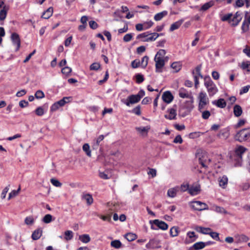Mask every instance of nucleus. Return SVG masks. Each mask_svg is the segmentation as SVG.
<instances>
[{"label":"nucleus","mask_w":250,"mask_h":250,"mask_svg":"<svg viewBox=\"0 0 250 250\" xmlns=\"http://www.w3.org/2000/svg\"><path fill=\"white\" fill-rule=\"evenodd\" d=\"M222 21H229L232 26H235L238 25L242 20L241 14L237 12L235 15L229 14L225 15L222 19Z\"/></svg>","instance_id":"obj_1"},{"label":"nucleus","mask_w":250,"mask_h":250,"mask_svg":"<svg viewBox=\"0 0 250 250\" xmlns=\"http://www.w3.org/2000/svg\"><path fill=\"white\" fill-rule=\"evenodd\" d=\"M204 84L207 89L209 96H212L218 92L216 84L210 79V77H205Z\"/></svg>","instance_id":"obj_2"},{"label":"nucleus","mask_w":250,"mask_h":250,"mask_svg":"<svg viewBox=\"0 0 250 250\" xmlns=\"http://www.w3.org/2000/svg\"><path fill=\"white\" fill-rule=\"evenodd\" d=\"M199 100L198 110L200 112L205 108V106L209 103V100L207 94L204 92H200L198 96Z\"/></svg>","instance_id":"obj_3"},{"label":"nucleus","mask_w":250,"mask_h":250,"mask_svg":"<svg viewBox=\"0 0 250 250\" xmlns=\"http://www.w3.org/2000/svg\"><path fill=\"white\" fill-rule=\"evenodd\" d=\"M189 205L190 207L195 210L201 211L208 209V206L206 203L199 201L190 202Z\"/></svg>","instance_id":"obj_4"},{"label":"nucleus","mask_w":250,"mask_h":250,"mask_svg":"<svg viewBox=\"0 0 250 250\" xmlns=\"http://www.w3.org/2000/svg\"><path fill=\"white\" fill-rule=\"evenodd\" d=\"M149 223L151 224V229L153 230H156L157 229L155 228L152 224L155 225L159 229L164 230H167L168 227V225L167 223L164 221H160L158 219L151 220L149 221Z\"/></svg>","instance_id":"obj_5"},{"label":"nucleus","mask_w":250,"mask_h":250,"mask_svg":"<svg viewBox=\"0 0 250 250\" xmlns=\"http://www.w3.org/2000/svg\"><path fill=\"white\" fill-rule=\"evenodd\" d=\"M250 137V130L247 129H242L238 132L235 138L240 142L246 141Z\"/></svg>","instance_id":"obj_6"},{"label":"nucleus","mask_w":250,"mask_h":250,"mask_svg":"<svg viewBox=\"0 0 250 250\" xmlns=\"http://www.w3.org/2000/svg\"><path fill=\"white\" fill-rule=\"evenodd\" d=\"M9 6L4 5V0H0V21H4L7 16Z\"/></svg>","instance_id":"obj_7"},{"label":"nucleus","mask_w":250,"mask_h":250,"mask_svg":"<svg viewBox=\"0 0 250 250\" xmlns=\"http://www.w3.org/2000/svg\"><path fill=\"white\" fill-rule=\"evenodd\" d=\"M154 61L155 62L156 72L160 73L162 72V68L164 66L165 62L164 58H157L155 57Z\"/></svg>","instance_id":"obj_8"},{"label":"nucleus","mask_w":250,"mask_h":250,"mask_svg":"<svg viewBox=\"0 0 250 250\" xmlns=\"http://www.w3.org/2000/svg\"><path fill=\"white\" fill-rule=\"evenodd\" d=\"M140 101V97L136 95H131L127 97L125 101L123 102L127 106L130 104L137 103Z\"/></svg>","instance_id":"obj_9"},{"label":"nucleus","mask_w":250,"mask_h":250,"mask_svg":"<svg viewBox=\"0 0 250 250\" xmlns=\"http://www.w3.org/2000/svg\"><path fill=\"white\" fill-rule=\"evenodd\" d=\"M162 98L166 103L170 104L173 100L174 97L169 91H167L163 93Z\"/></svg>","instance_id":"obj_10"},{"label":"nucleus","mask_w":250,"mask_h":250,"mask_svg":"<svg viewBox=\"0 0 250 250\" xmlns=\"http://www.w3.org/2000/svg\"><path fill=\"white\" fill-rule=\"evenodd\" d=\"M136 130L139 134L142 136H146L149 130L150 129V126L136 127Z\"/></svg>","instance_id":"obj_11"},{"label":"nucleus","mask_w":250,"mask_h":250,"mask_svg":"<svg viewBox=\"0 0 250 250\" xmlns=\"http://www.w3.org/2000/svg\"><path fill=\"white\" fill-rule=\"evenodd\" d=\"M194 75V79L195 82V86L196 87H197L199 84V77L203 78V76L201 73V66H198L196 67L195 71L193 72Z\"/></svg>","instance_id":"obj_12"},{"label":"nucleus","mask_w":250,"mask_h":250,"mask_svg":"<svg viewBox=\"0 0 250 250\" xmlns=\"http://www.w3.org/2000/svg\"><path fill=\"white\" fill-rule=\"evenodd\" d=\"M187 238L185 240V243L188 244L196 240L198 236L195 235L194 231H188L187 233Z\"/></svg>","instance_id":"obj_13"},{"label":"nucleus","mask_w":250,"mask_h":250,"mask_svg":"<svg viewBox=\"0 0 250 250\" xmlns=\"http://www.w3.org/2000/svg\"><path fill=\"white\" fill-rule=\"evenodd\" d=\"M13 43L16 46V50H18L21 45L20 37L18 34L13 33L11 37Z\"/></svg>","instance_id":"obj_14"},{"label":"nucleus","mask_w":250,"mask_h":250,"mask_svg":"<svg viewBox=\"0 0 250 250\" xmlns=\"http://www.w3.org/2000/svg\"><path fill=\"white\" fill-rule=\"evenodd\" d=\"M179 95L182 98H187L188 99L193 97L191 93H189L186 89L183 88L179 89Z\"/></svg>","instance_id":"obj_15"},{"label":"nucleus","mask_w":250,"mask_h":250,"mask_svg":"<svg viewBox=\"0 0 250 250\" xmlns=\"http://www.w3.org/2000/svg\"><path fill=\"white\" fill-rule=\"evenodd\" d=\"M247 150V149L241 146H237L235 149V153L239 157L240 159H242V155Z\"/></svg>","instance_id":"obj_16"},{"label":"nucleus","mask_w":250,"mask_h":250,"mask_svg":"<svg viewBox=\"0 0 250 250\" xmlns=\"http://www.w3.org/2000/svg\"><path fill=\"white\" fill-rule=\"evenodd\" d=\"M209 162L210 159H208L207 156L206 155L202 156L201 158L199 159V162L203 167H207Z\"/></svg>","instance_id":"obj_17"},{"label":"nucleus","mask_w":250,"mask_h":250,"mask_svg":"<svg viewBox=\"0 0 250 250\" xmlns=\"http://www.w3.org/2000/svg\"><path fill=\"white\" fill-rule=\"evenodd\" d=\"M168 111L169 114L168 115H165V117L169 120L175 119L176 116V109L174 108H170Z\"/></svg>","instance_id":"obj_18"},{"label":"nucleus","mask_w":250,"mask_h":250,"mask_svg":"<svg viewBox=\"0 0 250 250\" xmlns=\"http://www.w3.org/2000/svg\"><path fill=\"white\" fill-rule=\"evenodd\" d=\"M160 36V34L157 33L149 34L147 38L143 40L144 42H152L156 40Z\"/></svg>","instance_id":"obj_19"},{"label":"nucleus","mask_w":250,"mask_h":250,"mask_svg":"<svg viewBox=\"0 0 250 250\" xmlns=\"http://www.w3.org/2000/svg\"><path fill=\"white\" fill-rule=\"evenodd\" d=\"M200 191V187L199 186H192L189 188L188 193L191 195H195L199 193Z\"/></svg>","instance_id":"obj_20"},{"label":"nucleus","mask_w":250,"mask_h":250,"mask_svg":"<svg viewBox=\"0 0 250 250\" xmlns=\"http://www.w3.org/2000/svg\"><path fill=\"white\" fill-rule=\"evenodd\" d=\"M53 12V7H50L43 13L42 17L45 19H48L52 15Z\"/></svg>","instance_id":"obj_21"},{"label":"nucleus","mask_w":250,"mask_h":250,"mask_svg":"<svg viewBox=\"0 0 250 250\" xmlns=\"http://www.w3.org/2000/svg\"><path fill=\"white\" fill-rule=\"evenodd\" d=\"M179 190V188L178 187H176L175 188H171L169 189L167 191V195L168 196L173 198L176 196L177 192Z\"/></svg>","instance_id":"obj_22"},{"label":"nucleus","mask_w":250,"mask_h":250,"mask_svg":"<svg viewBox=\"0 0 250 250\" xmlns=\"http://www.w3.org/2000/svg\"><path fill=\"white\" fill-rule=\"evenodd\" d=\"M42 234V229L41 228L38 229L34 230L32 233V239L38 240L39 239Z\"/></svg>","instance_id":"obj_23"},{"label":"nucleus","mask_w":250,"mask_h":250,"mask_svg":"<svg viewBox=\"0 0 250 250\" xmlns=\"http://www.w3.org/2000/svg\"><path fill=\"white\" fill-rule=\"evenodd\" d=\"M218 182L219 186L223 188H225L228 184V179L226 176L224 175L222 177H219Z\"/></svg>","instance_id":"obj_24"},{"label":"nucleus","mask_w":250,"mask_h":250,"mask_svg":"<svg viewBox=\"0 0 250 250\" xmlns=\"http://www.w3.org/2000/svg\"><path fill=\"white\" fill-rule=\"evenodd\" d=\"M167 11H163L161 12L156 14L154 17V19L156 21H159L161 20L164 17L167 15Z\"/></svg>","instance_id":"obj_25"},{"label":"nucleus","mask_w":250,"mask_h":250,"mask_svg":"<svg viewBox=\"0 0 250 250\" xmlns=\"http://www.w3.org/2000/svg\"><path fill=\"white\" fill-rule=\"evenodd\" d=\"M233 113L236 117H239L242 113L241 107L238 104L235 105L233 107Z\"/></svg>","instance_id":"obj_26"},{"label":"nucleus","mask_w":250,"mask_h":250,"mask_svg":"<svg viewBox=\"0 0 250 250\" xmlns=\"http://www.w3.org/2000/svg\"><path fill=\"white\" fill-rule=\"evenodd\" d=\"M183 22V20H181L172 24L169 29L170 31H173L176 29H178L182 24Z\"/></svg>","instance_id":"obj_27"},{"label":"nucleus","mask_w":250,"mask_h":250,"mask_svg":"<svg viewBox=\"0 0 250 250\" xmlns=\"http://www.w3.org/2000/svg\"><path fill=\"white\" fill-rule=\"evenodd\" d=\"M179 233V229L178 227H172L169 230L170 235L172 237H176Z\"/></svg>","instance_id":"obj_28"},{"label":"nucleus","mask_w":250,"mask_h":250,"mask_svg":"<svg viewBox=\"0 0 250 250\" xmlns=\"http://www.w3.org/2000/svg\"><path fill=\"white\" fill-rule=\"evenodd\" d=\"M195 229L203 234H208L209 233V231H211V229L209 228H204L202 227H197L195 228Z\"/></svg>","instance_id":"obj_29"},{"label":"nucleus","mask_w":250,"mask_h":250,"mask_svg":"<svg viewBox=\"0 0 250 250\" xmlns=\"http://www.w3.org/2000/svg\"><path fill=\"white\" fill-rule=\"evenodd\" d=\"M213 104L220 108H224L226 106V103L223 99H219L217 101H214Z\"/></svg>","instance_id":"obj_30"},{"label":"nucleus","mask_w":250,"mask_h":250,"mask_svg":"<svg viewBox=\"0 0 250 250\" xmlns=\"http://www.w3.org/2000/svg\"><path fill=\"white\" fill-rule=\"evenodd\" d=\"M194 102L193 97H191L185 103V107L188 110H190L193 108V103Z\"/></svg>","instance_id":"obj_31"},{"label":"nucleus","mask_w":250,"mask_h":250,"mask_svg":"<svg viewBox=\"0 0 250 250\" xmlns=\"http://www.w3.org/2000/svg\"><path fill=\"white\" fill-rule=\"evenodd\" d=\"M174 72H178L181 68V63L180 62H174L171 65Z\"/></svg>","instance_id":"obj_32"},{"label":"nucleus","mask_w":250,"mask_h":250,"mask_svg":"<svg viewBox=\"0 0 250 250\" xmlns=\"http://www.w3.org/2000/svg\"><path fill=\"white\" fill-rule=\"evenodd\" d=\"M125 237L128 241H132L135 240L137 238V236L136 234L129 232L125 234Z\"/></svg>","instance_id":"obj_33"},{"label":"nucleus","mask_w":250,"mask_h":250,"mask_svg":"<svg viewBox=\"0 0 250 250\" xmlns=\"http://www.w3.org/2000/svg\"><path fill=\"white\" fill-rule=\"evenodd\" d=\"M238 243L246 242L249 240V237L244 234L239 235L236 236Z\"/></svg>","instance_id":"obj_34"},{"label":"nucleus","mask_w":250,"mask_h":250,"mask_svg":"<svg viewBox=\"0 0 250 250\" xmlns=\"http://www.w3.org/2000/svg\"><path fill=\"white\" fill-rule=\"evenodd\" d=\"M79 240L84 243H87L90 241V237L88 234H83L79 236Z\"/></svg>","instance_id":"obj_35"},{"label":"nucleus","mask_w":250,"mask_h":250,"mask_svg":"<svg viewBox=\"0 0 250 250\" xmlns=\"http://www.w3.org/2000/svg\"><path fill=\"white\" fill-rule=\"evenodd\" d=\"M83 199L85 200L87 204L89 205H91L93 201L92 196L89 194L83 195L82 197Z\"/></svg>","instance_id":"obj_36"},{"label":"nucleus","mask_w":250,"mask_h":250,"mask_svg":"<svg viewBox=\"0 0 250 250\" xmlns=\"http://www.w3.org/2000/svg\"><path fill=\"white\" fill-rule=\"evenodd\" d=\"M83 150L84 151L88 157L91 156V150L90 149V146L88 144H84L83 146Z\"/></svg>","instance_id":"obj_37"},{"label":"nucleus","mask_w":250,"mask_h":250,"mask_svg":"<svg viewBox=\"0 0 250 250\" xmlns=\"http://www.w3.org/2000/svg\"><path fill=\"white\" fill-rule=\"evenodd\" d=\"M70 97H64L61 100L57 102V104L59 105L60 107H62L66 103H67L69 102V99Z\"/></svg>","instance_id":"obj_38"},{"label":"nucleus","mask_w":250,"mask_h":250,"mask_svg":"<svg viewBox=\"0 0 250 250\" xmlns=\"http://www.w3.org/2000/svg\"><path fill=\"white\" fill-rule=\"evenodd\" d=\"M110 244L111 247L115 249H119L122 246L121 242L118 240H115L111 241Z\"/></svg>","instance_id":"obj_39"},{"label":"nucleus","mask_w":250,"mask_h":250,"mask_svg":"<svg viewBox=\"0 0 250 250\" xmlns=\"http://www.w3.org/2000/svg\"><path fill=\"white\" fill-rule=\"evenodd\" d=\"M241 67L246 70L248 72L250 71V62H243L241 63Z\"/></svg>","instance_id":"obj_40"},{"label":"nucleus","mask_w":250,"mask_h":250,"mask_svg":"<svg viewBox=\"0 0 250 250\" xmlns=\"http://www.w3.org/2000/svg\"><path fill=\"white\" fill-rule=\"evenodd\" d=\"M193 245L196 250H202L205 248V244L203 242H196Z\"/></svg>","instance_id":"obj_41"},{"label":"nucleus","mask_w":250,"mask_h":250,"mask_svg":"<svg viewBox=\"0 0 250 250\" xmlns=\"http://www.w3.org/2000/svg\"><path fill=\"white\" fill-rule=\"evenodd\" d=\"M64 239L67 241L71 240L73 237V233L71 230H66L64 232Z\"/></svg>","instance_id":"obj_42"},{"label":"nucleus","mask_w":250,"mask_h":250,"mask_svg":"<svg viewBox=\"0 0 250 250\" xmlns=\"http://www.w3.org/2000/svg\"><path fill=\"white\" fill-rule=\"evenodd\" d=\"M148 59H149L148 57H147V56H144L142 59L141 62L140 63V64L143 68H145L147 66V63H148Z\"/></svg>","instance_id":"obj_43"},{"label":"nucleus","mask_w":250,"mask_h":250,"mask_svg":"<svg viewBox=\"0 0 250 250\" xmlns=\"http://www.w3.org/2000/svg\"><path fill=\"white\" fill-rule=\"evenodd\" d=\"M52 221V216L50 214L45 215L42 218V221L46 224L49 223Z\"/></svg>","instance_id":"obj_44"},{"label":"nucleus","mask_w":250,"mask_h":250,"mask_svg":"<svg viewBox=\"0 0 250 250\" xmlns=\"http://www.w3.org/2000/svg\"><path fill=\"white\" fill-rule=\"evenodd\" d=\"M20 189H21L20 187H19V188L17 190H12L9 194L8 199L10 200V199H11V198L15 197L16 196H17L18 194Z\"/></svg>","instance_id":"obj_45"},{"label":"nucleus","mask_w":250,"mask_h":250,"mask_svg":"<svg viewBox=\"0 0 250 250\" xmlns=\"http://www.w3.org/2000/svg\"><path fill=\"white\" fill-rule=\"evenodd\" d=\"M100 64L98 62H94L90 66L91 70H98L100 68Z\"/></svg>","instance_id":"obj_46"},{"label":"nucleus","mask_w":250,"mask_h":250,"mask_svg":"<svg viewBox=\"0 0 250 250\" xmlns=\"http://www.w3.org/2000/svg\"><path fill=\"white\" fill-rule=\"evenodd\" d=\"M166 52L164 49H160L157 53L155 57L157 58H164V56L166 55Z\"/></svg>","instance_id":"obj_47"},{"label":"nucleus","mask_w":250,"mask_h":250,"mask_svg":"<svg viewBox=\"0 0 250 250\" xmlns=\"http://www.w3.org/2000/svg\"><path fill=\"white\" fill-rule=\"evenodd\" d=\"M249 23L248 21H243L241 28H242V31L244 32H245L248 30L249 27Z\"/></svg>","instance_id":"obj_48"},{"label":"nucleus","mask_w":250,"mask_h":250,"mask_svg":"<svg viewBox=\"0 0 250 250\" xmlns=\"http://www.w3.org/2000/svg\"><path fill=\"white\" fill-rule=\"evenodd\" d=\"M136 83H140L144 81V77L140 74H137L135 75Z\"/></svg>","instance_id":"obj_49"},{"label":"nucleus","mask_w":250,"mask_h":250,"mask_svg":"<svg viewBox=\"0 0 250 250\" xmlns=\"http://www.w3.org/2000/svg\"><path fill=\"white\" fill-rule=\"evenodd\" d=\"M214 210L217 212H219V213H224V214L227 213V211L224 209V208H223L222 207H219V206H215Z\"/></svg>","instance_id":"obj_50"},{"label":"nucleus","mask_w":250,"mask_h":250,"mask_svg":"<svg viewBox=\"0 0 250 250\" xmlns=\"http://www.w3.org/2000/svg\"><path fill=\"white\" fill-rule=\"evenodd\" d=\"M133 38V35L131 33H129L125 35L123 38V40L125 42H128L130 41Z\"/></svg>","instance_id":"obj_51"},{"label":"nucleus","mask_w":250,"mask_h":250,"mask_svg":"<svg viewBox=\"0 0 250 250\" xmlns=\"http://www.w3.org/2000/svg\"><path fill=\"white\" fill-rule=\"evenodd\" d=\"M143 24L144 25V29L146 30L151 27L153 25L154 23L152 21H146Z\"/></svg>","instance_id":"obj_52"},{"label":"nucleus","mask_w":250,"mask_h":250,"mask_svg":"<svg viewBox=\"0 0 250 250\" xmlns=\"http://www.w3.org/2000/svg\"><path fill=\"white\" fill-rule=\"evenodd\" d=\"M210 236L213 239L219 241L220 238L219 237V233L216 232H211V231H209V233H208Z\"/></svg>","instance_id":"obj_53"},{"label":"nucleus","mask_w":250,"mask_h":250,"mask_svg":"<svg viewBox=\"0 0 250 250\" xmlns=\"http://www.w3.org/2000/svg\"><path fill=\"white\" fill-rule=\"evenodd\" d=\"M71 71H72L71 68L68 66L64 67L62 69V72L63 74H65L66 75L70 74L71 73Z\"/></svg>","instance_id":"obj_54"},{"label":"nucleus","mask_w":250,"mask_h":250,"mask_svg":"<svg viewBox=\"0 0 250 250\" xmlns=\"http://www.w3.org/2000/svg\"><path fill=\"white\" fill-rule=\"evenodd\" d=\"M9 187H10V185H8L2 190L1 195V197L2 199H4L5 198L6 193H7V192L8 191V190L9 189Z\"/></svg>","instance_id":"obj_55"},{"label":"nucleus","mask_w":250,"mask_h":250,"mask_svg":"<svg viewBox=\"0 0 250 250\" xmlns=\"http://www.w3.org/2000/svg\"><path fill=\"white\" fill-rule=\"evenodd\" d=\"M50 181L52 184L56 187H60L62 186V184L57 179L53 178Z\"/></svg>","instance_id":"obj_56"},{"label":"nucleus","mask_w":250,"mask_h":250,"mask_svg":"<svg viewBox=\"0 0 250 250\" xmlns=\"http://www.w3.org/2000/svg\"><path fill=\"white\" fill-rule=\"evenodd\" d=\"M202 117L204 119H208L210 116V112L208 110H205L203 112L202 111Z\"/></svg>","instance_id":"obj_57"},{"label":"nucleus","mask_w":250,"mask_h":250,"mask_svg":"<svg viewBox=\"0 0 250 250\" xmlns=\"http://www.w3.org/2000/svg\"><path fill=\"white\" fill-rule=\"evenodd\" d=\"M35 96L37 99H41L44 97V94L42 91L38 90L35 93Z\"/></svg>","instance_id":"obj_58"},{"label":"nucleus","mask_w":250,"mask_h":250,"mask_svg":"<svg viewBox=\"0 0 250 250\" xmlns=\"http://www.w3.org/2000/svg\"><path fill=\"white\" fill-rule=\"evenodd\" d=\"M140 65V62L139 60H135L131 63V66L133 68L138 67Z\"/></svg>","instance_id":"obj_59"},{"label":"nucleus","mask_w":250,"mask_h":250,"mask_svg":"<svg viewBox=\"0 0 250 250\" xmlns=\"http://www.w3.org/2000/svg\"><path fill=\"white\" fill-rule=\"evenodd\" d=\"M173 142L175 144H182L183 139L180 135H177L173 140Z\"/></svg>","instance_id":"obj_60"},{"label":"nucleus","mask_w":250,"mask_h":250,"mask_svg":"<svg viewBox=\"0 0 250 250\" xmlns=\"http://www.w3.org/2000/svg\"><path fill=\"white\" fill-rule=\"evenodd\" d=\"M212 6L211 2H207L205 3L202 7L201 9L203 11H206L208 10Z\"/></svg>","instance_id":"obj_61"},{"label":"nucleus","mask_w":250,"mask_h":250,"mask_svg":"<svg viewBox=\"0 0 250 250\" xmlns=\"http://www.w3.org/2000/svg\"><path fill=\"white\" fill-rule=\"evenodd\" d=\"M36 114L38 116H42L44 114V110L41 107H39L35 111Z\"/></svg>","instance_id":"obj_62"},{"label":"nucleus","mask_w":250,"mask_h":250,"mask_svg":"<svg viewBox=\"0 0 250 250\" xmlns=\"http://www.w3.org/2000/svg\"><path fill=\"white\" fill-rule=\"evenodd\" d=\"M250 88V86L249 85L245 86L243 87L240 91V94H243L244 93H246L248 92L249 89Z\"/></svg>","instance_id":"obj_63"},{"label":"nucleus","mask_w":250,"mask_h":250,"mask_svg":"<svg viewBox=\"0 0 250 250\" xmlns=\"http://www.w3.org/2000/svg\"><path fill=\"white\" fill-rule=\"evenodd\" d=\"M90 27L93 29H95L98 27V24L93 21H91L89 22Z\"/></svg>","instance_id":"obj_64"}]
</instances>
